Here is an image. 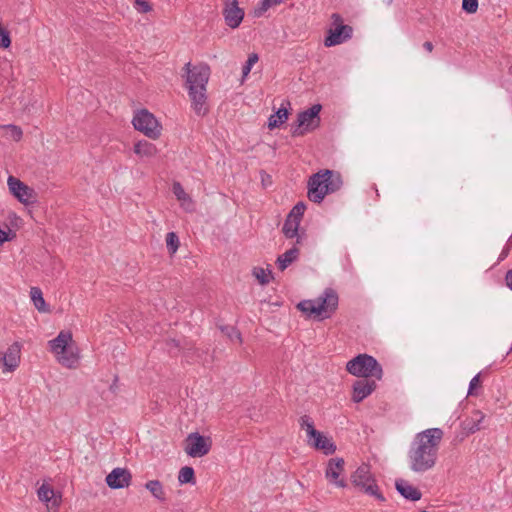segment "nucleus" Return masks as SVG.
Masks as SVG:
<instances>
[{
	"label": "nucleus",
	"mask_w": 512,
	"mask_h": 512,
	"mask_svg": "<svg viewBox=\"0 0 512 512\" xmlns=\"http://www.w3.org/2000/svg\"><path fill=\"white\" fill-rule=\"evenodd\" d=\"M310 446L316 450L322 451L325 455H332L335 453L337 447L332 439L326 437L322 432L317 431L315 434L308 438Z\"/></svg>",
	"instance_id": "16"
},
{
	"label": "nucleus",
	"mask_w": 512,
	"mask_h": 512,
	"mask_svg": "<svg viewBox=\"0 0 512 512\" xmlns=\"http://www.w3.org/2000/svg\"><path fill=\"white\" fill-rule=\"evenodd\" d=\"M305 210H306L305 203L300 201L291 209V211L289 212V214L287 216L301 222V219L304 215Z\"/></svg>",
	"instance_id": "33"
},
{
	"label": "nucleus",
	"mask_w": 512,
	"mask_h": 512,
	"mask_svg": "<svg viewBox=\"0 0 512 512\" xmlns=\"http://www.w3.org/2000/svg\"><path fill=\"white\" fill-rule=\"evenodd\" d=\"M507 254H508V251H507V250H504V251L502 252V259H503L504 257H506V256H507Z\"/></svg>",
	"instance_id": "52"
},
{
	"label": "nucleus",
	"mask_w": 512,
	"mask_h": 512,
	"mask_svg": "<svg viewBox=\"0 0 512 512\" xmlns=\"http://www.w3.org/2000/svg\"><path fill=\"white\" fill-rule=\"evenodd\" d=\"M343 185L339 172L322 169L309 177L307 197L314 203H321L325 196L338 191Z\"/></svg>",
	"instance_id": "3"
},
{
	"label": "nucleus",
	"mask_w": 512,
	"mask_h": 512,
	"mask_svg": "<svg viewBox=\"0 0 512 512\" xmlns=\"http://www.w3.org/2000/svg\"><path fill=\"white\" fill-rule=\"evenodd\" d=\"M299 424H300L301 429L306 430L308 438L311 435L315 434V432L318 431L314 427V422H313L312 418L308 415L301 416L299 419Z\"/></svg>",
	"instance_id": "32"
},
{
	"label": "nucleus",
	"mask_w": 512,
	"mask_h": 512,
	"mask_svg": "<svg viewBox=\"0 0 512 512\" xmlns=\"http://www.w3.org/2000/svg\"><path fill=\"white\" fill-rule=\"evenodd\" d=\"M137 10L141 13H147L152 10V6L146 0H135Z\"/></svg>",
	"instance_id": "39"
},
{
	"label": "nucleus",
	"mask_w": 512,
	"mask_h": 512,
	"mask_svg": "<svg viewBox=\"0 0 512 512\" xmlns=\"http://www.w3.org/2000/svg\"><path fill=\"white\" fill-rule=\"evenodd\" d=\"M423 47H424L428 52H432V50H433V44H432V42H430V41H426V42H424Z\"/></svg>",
	"instance_id": "48"
},
{
	"label": "nucleus",
	"mask_w": 512,
	"mask_h": 512,
	"mask_svg": "<svg viewBox=\"0 0 512 512\" xmlns=\"http://www.w3.org/2000/svg\"><path fill=\"white\" fill-rule=\"evenodd\" d=\"M258 60H259V56H258L257 53H251L248 56V59H247L246 63L242 67V76H243V78L248 76V74L250 73V71L252 69V66L255 63H257Z\"/></svg>",
	"instance_id": "34"
},
{
	"label": "nucleus",
	"mask_w": 512,
	"mask_h": 512,
	"mask_svg": "<svg viewBox=\"0 0 512 512\" xmlns=\"http://www.w3.org/2000/svg\"><path fill=\"white\" fill-rule=\"evenodd\" d=\"M180 245L179 237L175 232H169L166 235V247L169 253L172 255L176 253Z\"/></svg>",
	"instance_id": "31"
},
{
	"label": "nucleus",
	"mask_w": 512,
	"mask_h": 512,
	"mask_svg": "<svg viewBox=\"0 0 512 512\" xmlns=\"http://www.w3.org/2000/svg\"><path fill=\"white\" fill-rule=\"evenodd\" d=\"M73 342L72 333L70 331L62 330L59 332L56 338L50 340L48 345L51 352L55 355L65 353L68 349V345Z\"/></svg>",
	"instance_id": "18"
},
{
	"label": "nucleus",
	"mask_w": 512,
	"mask_h": 512,
	"mask_svg": "<svg viewBox=\"0 0 512 512\" xmlns=\"http://www.w3.org/2000/svg\"><path fill=\"white\" fill-rule=\"evenodd\" d=\"M193 356H196L197 358H201V351L198 348L193 349Z\"/></svg>",
	"instance_id": "49"
},
{
	"label": "nucleus",
	"mask_w": 512,
	"mask_h": 512,
	"mask_svg": "<svg viewBox=\"0 0 512 512\" xmlns=\"http://www.w3.org/2000/svg\"><path fill=\"white\" fill-rule=\"evenodd\" d=\"M272 6H274V4L271 2V0H261L259 8L256 10V12H258L257 15H261Z\"/></svg>",
	"instance_id": "42"
},
{
	"label": "nucleus",
	"mask_w": 512,
	"mask_h": 512,
	"mask_svg": "<svg viewBox=\"0 0 512 512\" xmlns=\"http://www.w3.org/2000/svg\"><path fill=\"white\" fill-rule=\"evenodd\" d=\"M145 488L160 502L166 501V494L162 483L159 480L146 482Z\"/></svg>",
	"instance_id": "25"
},
{
	"label": "nucleus",
	"mask_w": 512,
	"mask_h": 512,
	"mask_svg": "<svg viewBox=\"0 0 512 512\" xmlns=\"http://www.w3.org/2000/svg\"><path fill=\"white\" fill-rule=\"evenodd\" d=\"M222 14L224 21L231 29H236L242 23L245 12L239 7L238 0H223Z\"/></svg>",
	"instance_id": "11"
},
{
	"label": "nucleus",
	"mask_w": 512,
	"mask_h": 512,
	"mask_svg": "<svg viewBox=\"0 0 512 512\" xmlns=\"http://www.w3.org/2000/svg\"><path fill=\"white\" fill-rule=\"evenodd\" d=\"M172 191L176 198L180 201L190 199L188 194L185 193L182 185L179 182H174L172 186Z\"/></svg>",
	"instance_id": "38"
},
{
	"label": "nucleus",
	"mask_w": 512,
	"mask_h": 512,
	"mask_svg": "<svg viewBox=\"0 0 512 512\" xmlns=\"http://www.w3.org/2000/svg\"><path fill=\"white\" fill-rule=\"evenodd\" d=\"M351 482L355 487H360L365 493L375 496L377 499L383 500L379 488L373 479L370 467L366 464L359 466L351 475Z\"/></svg>",
	"instance_id": "8"
},
{
	"label": "nucleus",
	"mask_w": 512,
	"mask_h": 512,
	"mask_svg": "<svg viewBox=\"0 0 512 512\" xmlns=\"http://www.w3.org/2000/svg\"><path fill=\"white\" fill-rule=\"evenodd\" d=\"M271 274L272 272L270 270L268 271V274H266L265 270L260 267H255L253 269V275L256 277V279L261 285H266L269 283L270 279L268 276Z\"/></svg>",
	"instance_id": "35"
},
{
	"label": "nucleus",
	"mask_w": 512,
	"mask_h": 512,
	"mask_svg": "<svg viewBox=\"0 0 512 512\" xmlns=\"http://www.w3.org/2000/svg\"><path fill=\"white\" fill-rule=\"evenodd\" d=\"M345 461L343 458L336 457L328 460L327 467L325 470V476L327 480L336 485L337 487L344 488L347 486L344 478L341 477L344 471Z\"/></svg>",
	"instance_id": "12"
},
{
	"label": "nucleus",
	"mask_w": 512,
	"mask_h": 512,
	"mask_svg": "<svg viewBox=\"0 0 512 512\" xmlns=\"http://www.w3.org/2000/svg\"><path fill=\"white\" fill-rule=\"evenodd\" d=\"M484 417L485 416L481 411H474L470 418H467L462 422L463 430H465L467 434H473L479 431L480 423L483 421Z\"/></svg>",
	"instance_id": "21"
},
{
	"label": "nucleus",
	"mask_w": 512,
	"mask_h": 512,
	"mask_svg": "<svg viewBox=\"0 0 512 512\" xmlns=\"http://www.w3.org/2000/svg\"><path fill=\"white\" fill-rule=\"evenodd\" d=\"M106 484L111 489L128 487L132 481V474L126 468H114L105 478Z\"/></svg>",
	"instance_id": "14"
},
{
	"label": "nucleus",
	"mask_w": 512,
	"mask_h": 512,
	"mask_svg": "<svg viewBox=\"0 0 512 512\" xmlns=\"http://www.w3.org/2000/svg\"><path fill=\"white\" fill-rule=\"evenodd\" d=\"M217 327L231 341L237 340L239 343H242L241 333L235 326L217 323Z\"/></svg>",
	"instance_id": "29"
},
{
	"label": "nucleus",
	"mask_w": 512,
	"mask_h": 512,
	"mask_svg": "<svg viewBox=\"0 0 512 512\" xmlns=\"http://www.w3.org/2000/svg\"><path fill=\"white\" fill-rule=\"evenodd\" d=\"M167 345H168L169 347H175V348H179V347H180V343H179V341H178V340H176V339H169V340L167 341Z\"/></svg>",
	"instance_id": "47"
},
{
	"label": "nucleus",
	"mask_w": 512,
	"mask_h": 512,
	"mask_svg": "<svg viewBox=\"0 0 512 512\" xmlns=\"http://www.w3.org/2000/svg\"><path fill=\"white\" fill-rule=\"evenodd\" d=\"M505 281L506 285L512 290V269L507 271Z\"/></svg>",
	"instance_id": "46"
},
{
	"label": "nucleus",
	"mask_w": 512,
	"mask_h": 512,
	"mask_svg": "<svg viewBox=\"0 0 512 512\" xmlns=\"http://www.w3.org/2000/svg\"><path fill=\"white\" fill-rule=\"evenodd\" d=\"M117 380H118V378L116 377L115 380H114V383L110 386L111 390H114V387H116Z\"/></svg>",
	"instance_id": "51"
},
{
	"label": "nucleus",
	"mask_w": 512,
	"mask_h": 512,
	"mask_svg": "<svg viewBox=\"0 0 512 512\" xmlns=\"http://www.w3.org/2000/svg\"><path fill=\"white\" fill-rule=\"evenodd\" d=\"M295 237H296V244H302L303 241L307 238V235L304 230H302V231L298 230V234Z\"/></svg>",
	"instance_id": "45"
},
{
	"label": "nucleus",
	"mask_w": 512,
	"mask_h": 512,
	"mask_svg": "<svg viewBox=\"0 0 512 512\" xmlns=\"http://www.w3.org/2000/svg\"><path fill=\"white\" fill-rule=\"evenodd\" d=\"M77 350L78 349L75 346L74 342H72L68 345V349L66 350L65 353H60L59 355H56L57 360L63 366L72 368L77 364V362L79 360V355H78Z\"/></svg>",
	"instance_id": "20"
},
{
	"label": "nucleus",
	"mask_w": 512,
	"mask_h": 512,
	"mask_svg": "<svg viewBox=\"0 0 512 512\" xmlns=\"http://www.w3.org/2000/svg\"><path fill=\"white\" fill-rule=\"evenodd\" d=\"M395 486L400 495L407 500L418 501L422 497L421 491L411 485L407 480L399 479L396 481Z\"/></svg>",
	"instance_id": "19"
},
{
	"label": "nucleus",
	"mask_w": 512,
	"mask_h": 512,
	"mask_svg": "<svg viewBox=\"0 0 512 512\" xmlns=\"http://www.w3.org/2000/svg\"><path fill=\"white\" fill-rule=\"evenodd\" d=\"M134 152L140 157H152L156 155L157 148L153 143L141 140L135 143Z\"/></svg>",
	"instance_id": "24"
},
{
	"label": "nucleus",
	"mask_w": 512,
	"mask_h": 512,
	"mask_svg": "<svg viewBox=\"0 0 512 512\" xmlns=\"http://www.w3.org/2000/svg\"><path fill=\"white\" fill-rule=\"evenodd\" d=\"M299 225L300 221L287 216L282 227L285 237L294 238L298 234Z\"/></svg>",
	"instance_id": "28"
},
{
	"label": "nucleus",
	"mask_w": 512,
	"mask_h": 512,
	"mask_svg": "<svg viewBox=\"0 0 512 512\" xmlns=\"http://www.w3.org/2000/svg\"><path fill=\"white\" fill-rule=\"evenodd\" d=\"M37 494L41 501L46 503L52 502V506L59 505L60 500L55 498L54 490L48 484H42Z\"/></svg>",
	"instance_id": "26"
},
{
	"label": "nucleus",
	"mask_w": 512,
	"mask_h": 512,
	"mask_svg": "<svg viewBox=\"0 0 512 512\" xmlns=\"http://www.w3.org/2000/svg\"><path fill=\"white\" fill-rule=\"evenodd\" d=\"M443 435L440 428H429L416 434L409 451L410 467L414 472H425L435 466Z\"/></svg>",
	"instance_id": "1"
},
{
	"label": "nucleus",
	"mask_w": 512,
	"mask_h": 512,
	"mask_svg": "<svg viewBox=\"0 0 512 512\" xmlns=\"http://www.w3.org/2000/svg\"><path fill=\"white\" fill-rule=\"evenodd\" d=\"M462 9L469 14H474L478 10V0H462Z\"/></svg>",
	"instance_id": "37"
},
{
	"label": "nucleus",
	"mask_w": 512,
	"mask_h": 512,
	"mask_svg": "<svg viewBox=\"0 0 512 512\" xmlns=\"http://www.w3.org/2000/svg\"><path fill=\"white\" fill-rule=\"evenodd\" d=\"M377 387L375 380L371 378H363L356 380L352 386V400L355 403H359L363 401L367 396H369Z\"/></svg>",
	"instance_id": "15"
},
{
	"label": "nucleus",
	"mask_w": 512,
	"mask_h": 512,
	"mask_svg": "<svg viewBox=\"0 0 512 512\" xmlns=\"http://www.w3.org/2000/svg\"><path fill=\"white\" fill-rule=\"evenodd\" d=\"M186 85L191 100V106L199 116H205L209 112L207 105L206 86L210 77V68L207 64H200L191 68V63L185 64Z\"/></svg>",
	"instance_id": "2"
},
{
	"label": "nucleus",
	"mask_w": 512,
	"mask_h": 512,
	"mask_svg": "<svg viewBox=\"0 0 512 512\" xmlns=\"http://www.w3.org/2000/svg\"><path fill=\"white\" fill-rule=\"evenodd\" d=\"M353 28L350 25H338V27L330 28L324 38L325 47H333L339 45L352 38Z\"/></svg>",
	"instance_id": "13"
},
{
	"label": "nucleus",
	"mask_w": 512,
	"mask_h": 512,
	"mask_svg": "<svg viewBox=\"0 0 512 512\" xmlns=\"http://www.w3.org/2000/svg\"><path fill=\"white\" fill-rule=\"evenodd\" d=\"M346 370L360 379L376 377L380 380L383 373L381 364L373 356L366 353L358 354L349 360L346 364Z\"/></svg>",
	"instance_id": "5"
},
{
	"label": "nucleus",
	"mask_w": 512,
	"mask_h": 512,
	"mask_svg": "<svg viewBox=\"0 0 512 512\" xmlns=\"http://www.w3.org/2000/svg\"><path fill=\"white\" fill-rule=\"evenodd\" d=\"M338 294L332 288H326L316 300H303L297 304V309L304 314L315 315L319 320L330 317L338 308Z\"/></svg>",
	"instance_id": "4"
},
{
	"label": "nucleus",
	"mask_w": 512,
	"mask_h": 512,
	"mask_svg": "<svg viewBox=\"0 0 512 512\" xmlns=\"http://www.w3.org/2000/svg\"><path fill=\"white\" fill-rule=\"evenodd\" d=\"M132 123L136 130L151 139H158L161 135L162 126L147 109L139 110L134 116Z\"/></svg>",
	"instance_id": "7"
},
{
	"label": "nucleus",
	"mask_w": 512,
	"mask_h": 512,
	"mask_svg": "<svg viewBox=\"0 0 512 512\" xmlns=\"http://www.w3.org/2000/svg\"><path fill=\"white\" fill-rule=\"evenodd\" d=\"M321 109V104H314L309 109L298 113L296 122L291 126V135L293 137L304 136L318 128L321 122L319 116Z\"/></svg>",
	"instance_id": "6"
},
{
	"label": "nucleus",
	"mask_w": 512,
	"mask_h": 512,
	"mask_svg": "<svg viewBox=\"0 0 512 512\" xmlns=\"http://www.w3.org/2000/svg\"><path fill=\"white\" fill-rule=\"evenodd\" d=\"M178 481L180 484H195V471L190 466H184L180 469L178 474Z\"/></svg>",
	"instance_id": "30"
},
{
	"label": "nucleus",
	"mask_w": 512,
	"mask_h": 512,
	"mask_svg": "<svg viewBox=\"0 0 512 512\" xmlns=\"http://www.w3.org/2000/svg\"><path fill=\"white\" fill-rule=\"evenodd\" d=\"M31 299L34 303V306L39 312H49L50 309L47 306L44 298L43 293L40 288L38 287H32L30 291Z\"/></svg>",
	"instance_id": "27"
},
{
	"label": "nucleus",
	"mask_w": 512,
	"mask_h": 512,
	"mask_svg": "<svg viewBox=\"0 0 512 512\" xmlns=\"http://www.w3.org/2000/svg\"><path fill=\"white\" fill-rule=\"evenodd\" d=\"M272 6H274V4L271 2V0H261L259 8L256 10V12H258L257 15H261Z\"/></svg>",
	"instance_id": "41"
},
{
	"label": "nucleus",
	"mask_w": 512,
	"mask_h": 512,
	"mask_svg": "<svg viewBox=\"0 0 512 512\" xmlns=\"http://www.w3.org/2000/svg\"><path fill=\"white\" fill-rule=\"evenodd\" d=\"M300 251L294 245L291 249L287 250L284 254L278 256L276 264L280 271H284L291 263L296 261L299 257Z\"/></svg>",
	"instance_id": "22"
},
{
	"label": "nucleus",
	"mask_w": 512,
	"mask_h": 512,
	"mask_svg": "<svg viewBox=\"0 0 512 512\" xmlns=\"http://www.w3.org/2000/svg\"><path fill=\"white\" fill-rule=\"evenodd\" d=\"M480 383V375H476L472 378L469 385V394L473 395V390L479 385Z\"/></svg>",
	"instance_id": "44"
},
{
	"label": "nucleus",
	"mask_w": 512,
	"mask_h": 512,
	"mask_svg": "<svg viewBox=\"0 0 512 512\" xmlns=\"http://www.w3.org/2000/svg\"><path fill=\"white\" fill-rule=\"evenodd\" d=\"M284 0H271V2L275 5H278L280 3H282Z\"/></svg>",
	"instance_id": "50"
},
{
	"label": "nucleus",
	"mask_w": 512,
	"mask_h": 512,
	"mask_svg": "<svg viewBox=\"0 0 512 512\" xmlns=\"http://www.w3.org/2000/svg\"><path fill=\"white\" fill-rule=\"evenodd\" d=\"M212 441L198 432L190 433L185 439V452L190 457H203L211 450Z\"/></svg>",
	"instance_id": "9"
},
{
	"label": "nucleus",
	"mask_w": 512,
	"mask_h": 512,
	"mask_svg": "<svg viewBox=\"0 0 512 512\" xmlns=\"http://www.w3.org/2000/svg\"><path fill=\"white\" fill-rule=\"evenodd\" d=\"M189 351H190V349L185 353L187 357H189V355H190Z\"/></svg>",
	"instance_id": "53"
},
{
	"label": "nucleus",
	"mask_w": 512,
	"mask_h": 512,
	"mask_svg": "<svg viewBox=\"0 0 512 512\" xmlns=\"http://www.w3.org/2000/svg\"><path fill=\"white\" fill-rule=\"evenodd\" d=\"M16 234L12 232L11 229L8 228V231H4L0 228V246H2L6 241L12 240Z\"/></svg>",
	"instance_id": "40"
},
{
	"label": "nucleus",
	"mask_w": 512,
	"mask_h": 512,
	"mask_svg": "<svg viewBox=\"0 0 512 512\" xmlns=\"http://www.w3.org/2000/svg\"><path fill=\"white\" fill-rule=\"evenodd\" d=\"M21 345L18 342L11 344L2 357L4 371H14L20 363Z\"/></svg>",
	"instance_id": "17"
},
{
	"label": "nucleus",
	"mask_w": 512,
	"mask_h": 512,
	"mask_svg": "<svg viewBox=\"0 0 512 512\" xmlns=\"http://www.w3.org/2000/svg\"><path fill=\"white\" fill-rule=\"evenodd\" d=\"M289 116L288 109L281 107L268 118V128L274 130L284 124Z\"/></svg>",
	"instance_id": "23"
},
{
	"label": "nucleus",
	"mask_w": 512,
	"mask_h": 512,
	"mask_svg": "<svg viewBox=\"0 0 512 512\" xmlns=\"http://www.w3.org/2000/svg\"><path fill=\"white\" fill-rule=\"evenodd\" d=\"M8 187L11 194L21 203L29 205L36 202L37 194L33 188L24 184L14 176H9Z\"/></svg>",
	"instance_id": "10"
},
{
	"label": "nucleus",
	"mask_w": 512,
	"mask_h": 512,
	"mask_svg": "<svg viewBox=\"0 0 512 512\" xmlns=\"http://www.w3.org/2000/svg\"><path fill=\"white\" fill-rule=\"evenodd\" d=\"M332 25L334 27H338V25H345L343 23V18L339 13H333L331 15Z\"/></svg>",
	"instance_id": "43"
},
{
	"label": "nucleus",
	"mask_w": 512,
	"mask_h": 512,
	"mask_svg": "<svg viewBox=\"0 0 512 512\" xmlns=\"http://www.w3.org/2000/svg\"><path fill=\"white\" fill-rule=\"evenodd\" d=\"M4 128L9 131V136L14 141H20L21 140V138L23 136V132H22V129L19 126H16V125H13V124H9V125L4 126Z\"/></svg>",
	"instance_id": "36"
},
{
	"label": "nucleus",
	"mask_w": 512,
	"mask_h": 512,
	"mask_svg": "<svg viewBox=\"0 0 512 512\" xmlns=\"http://www.w3.org/2000/svg\"><path fill=\"white\" fill-rule=\"evenodd\" d=\"M392 0H389V2H391Z\"/></svg>",
	"instance_id": "54"
}]
</instances>
